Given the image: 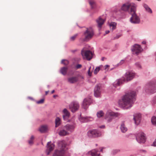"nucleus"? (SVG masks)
<instances>
[{
  "label": "nucleus",
  "mask_w": 156,
  "mask_h": 156,
  "mask_svg": "<svg viewBox=\"0 0 156 156\" xmlns=\"http://www.w3.org/2000/svg\"><path fill=\"white\" fill-rule=\"evenodd\" d=\"M136 93L132 91L126 94L119 101V104L121 107L124 109H128L131 108L133 105V101L135 100V97Z\"/></svg>",
  "instance_id": "f257e3e1"
},
{
  "label": "nucleus",
  "mask_w": 156,
  "mask_h": 156,
  "mask_svg": "<svg viewBox=\"0 0 156 156\" xmlns=\"http://www.w3.org/2000/svg\"><path fill=\"white\" fill-rule=\"evenodd\" d=\"M135 74L130 72H128L126 73L125 75L126 78H122L119 79L113 84L115 87L117 86H119L123 82L128 81L132 80L134 77Z\"/></svg>",
  "instance_id": "f03ea898"
},
{
  "label": "nucleus",
  "mask_w": 156,
  "mask_h": 156,
  "mask_svg": "<svg viewBox=\"0 0 156 156\" xmlns=\"http://www.w3.org/2000/svg\"><path fill=\"white\" fill-rule=\"evenodd\" d=\"M58 148L60 150L55 151L53 156H65L66 144L64 141H61L58 143Z\"/></svg>",
  "instance_id": "7ed1b4c3"
},
{
  "label": "nucleus",
  "mask_w": 156,
  "mask_h": 156,
  "mask_svg": "<svg viewBox=\"0 0 156 156\" xmlns=\"http://www.w3.org/2000/svg\"><path fill=\"white\" fill-rule=\"evenodd\" d=\"M131 10L130 12V14L132 15L130 19L131 22L133 23H139L140 21V19L136 13V9L134 10V8L133 7Z\"/></svg>",
  "instance_id": "20e7f679"
},
{
  "label": "nucleus",
  "mask_w": 156,
  "mask_h": 156,
  "mask_svg": "<svg viewBox=\"0 0 156 156\" xmlns=\"http://www.w3.org/2000/svg\"><path fill=\"white\" fill-rule=\"evenodd\" d=\"M81 54L84 58L88 60H90L93 57V53L90 50H86L83 48L81 51Z\"/></svg>",
  "instance_id": "39448f33"
},
{
  "label": "nucleus",
  "mask_w": 156,
  "mask_h": 156,
  "mask_svg": "<svg viewBox=\"0 0 156 156\" xmlns=\"http://www.w3.org/2000/svg\"><path fill=\"white\" fill-rule=\"evenodd\" d=\"M146 91L147 93H153L156 92V84L150 83L145 87Z\"/></svg>",
  "instance_id": "423d86ee"
},
{
  "label": "nucleus",
  "mask_w": 156,
  "mask_h": 156,
  "mask_svg": "<svg viewBox=\"0 0 156 156\" xmlns=\"http://www.w3.org/2000/svg\"><path fill=\"white\" fill-rule=\"evenodd\" d=\"M118 116V113H115L111 111H108L106 112L105 118L108 122L112 121L115 117H117Z\"/></svg>",
  "instance_id": "0eeeda50"
},
{
  "label": "nucleus",
  "mask_w": 156,
  "mask_h": 156,
  "mask_svg": "<svg viewBox=\"0 0 156 156\" xmlns=\"http://www.w3.org/2000/svg\"><path fill=\"white\" fill-rule=\"evenodd\" d=\"M94 35V32L91 28H87L84 33L85 41L89 40L92 38Z\"/></svg>",
  "instance_id": "6e6552de"
},
{
  "label": "nucleus",
  "mask_w": 156,
  "mask_h": 156,
  "mask_svg": "<svg viewBox=\"0 0 156 156\" xmlns=\"http://www.w3.org/2000/svg\"><path fill=\"white\" fill-rule=\"evenodd\" d=\"M134 8V10L136 9V7L133 4L130 3H126L124 4L121 7V9L124 11H128L130 14L132 7Z\"/></svg>",
  "instance_id": "1a4fd4ad"
},
{
  "label": "nucleus",
  "mask_w": 156,
  "mask_h": 156,
  "mask_svg": "<svg viewBox=\"0 0 156 156\" xmlns=\"http://www.w3.org/2000/svg\"><path fill=\"white\" fill-rule=\"evenodd\" d=\"M136 140L139 143H144L146 141V137L144 133L140 132L138 133L136 137Z\"/></svg>",
  "instance_id": "9d476101"
},
{
  "label": "nucleus",
  "mask_w": 156,
  "mask_h": 156,
  "mask_svg": "<svg viewBox=\"0 0 156 156\" xmlns=\"http://www.w3.org/2000/svg\"><path fill=\"white\" fill-rule=\"evenodd\" d=\"M69 107L70 110L72 112H74L78 109L79 105L77 102H73L69 105Z\"/></svg>",
  "instance_id": "9b49d317"
},
{
  "label": "nucleus",
  "mask_w": 156,
  "mask_h": 156,
  "mask_svg": "<svg viewBox=\"0 0 156 156\" xmlns=\"http://www.w3.org/2000/svg\"><path fill=\"white\" fill-rule=\"evenodd\" d=\"M87 134L90 137H95L100 136L101 134L96 130H92L88 131Z\"/></svg>",
  "instance_id": "f8f14e48"
},
{
  "label": "nucleus",
  "mask_w": 156,
  "mask_h": 156,
  "mask_svg": "<svg viewBox=\"0 0 156 156\" xmlns=\"http://www.w3.org/2000/svg\"><path fill=\"white\" fill-rule=\"evenodd\" d=\"M64 126L68 132H71L74 131L76 126V124L74 122L72 124H67Z\"/></svg>",
  "instance_id": "ddd939ff"
},
{
  "label": "nucleus",
  "mask_w": 156,
  "mask_h": 156,
  "mask_svg": "<svg viewBox=\"0 0 156 156\" xmlns=\"http://www.w3.org/2000/svg\"><path fill=\"white\" fill-rule=\"evenodd\" d=\"M141 48L138 44H135L133 47L132 50L133 54L138 55L141 51Z\"/></svg>",
  "instance_id": "4468645a"
},
{
  "label": "nucleus",
  "mask_w": 156,
  "mask_h": 156,
  "mask_svg": "<svg viewBox=\"0 0 156 156\" xmlns=\"http://www.w3.org/2000/svg\"><path fill=\"white\" fill-rule=\"evenodd\" d=\"M91 102V100L90 98H85L83 102L82 105L83 108L85 109H86L88 107Z\"/></svg>",
  "instance_id": "2eb2a0df"
},
{
  "label": "nucleus",
  "mask_w": 156,
  "mask_h": 156,
  "mask_svg": "<svg viewBox=\"0 0 156 156\" xmlns=\"http://www.w3.org/2000/svg\"><path fill=\"white\" fill-rule=\"evenodd\" d=\"M101 91V86L100 84L97 85L94 89V94L95 97H99L100 96Z\"/></svg>",
  "instance_id": "dca6fc26"
},
{
  "label": "nucleus",
  "mask_w": 156,
  "mask_h": 156,
  "mask_svg": "<svg viewBox=\"0 0 156 156\" xmlns=\"http://www.w3.org/2000/svg\"><path fill=\"white\" fill-rule=\"evenodd\" d=\"M133 119L135 121V123L136 125L139 124L141 119V115L139 113L135 114L134 115Z\"/></svg>",
  "instance_id": "f3484780"
},
{
  "label": "nucleus",
  "mask_w": 156,
  "mask_h": 156,
  "mask_svg": "<svg viewBox=\"0 0 156 156\" xmlns=\"http://www.w3.org/2000/svg\"><path fill=\"white\" fill-rule=\"evenodd\" d=\"M69 133L67 131L66 129L64 128V127H63L62 129L59 132V134L60 136H65L69 135Z\"/></svg>",
  "instance_id": "a211bd4d"
},
{
  "label": "nucleus",
  "mask_w": 156,
  "mask_h": 156,
  "mask_svg": "<svg viewBox=\"0 0 156 156\" xmlns=\"http://www.w3.org/2000/svg\"><path fill=\"white\" fill-rule=\"evenodd\" d=\"M47 149L49 151L47 152V155H48L50 152L53 150L54 147V145L53 144H51V142H48L47 144Z\"/></svg>",
  "instance_id": "6ab92c4d"
},
{
  "label": "nucleus",
  "mask_w": 156,
  "mask_h": 156,
  "mask_svg": "<svg viewBox=\"0 0 156 156\" xmlns=\"http://www.w3.org/2000/svg\"><path fill=\"white\" fill-rule=\"evenodd\" d=\"M105 20L102 19L101 17L98 18L96 20V22L98 24V26L99 27H101L102 25L104 24Z\"/></svg>",
  "instance_id": "aec40b11"
},
{
  "label": "nucleus",
  "mask_w": 156,
  "mask_h": 156,
  "mask_svg": "<svg viewBox=\"0 0 156 156\" xmlns=\"http://www.w3.org/2000/svg\"><path fill=\"white\" fill-rule=\"evenodd\" d=\"M68 81L70 83H73L76 82L78 80L77 77L74 76L69 77L68 79Z\"/></svg>",
  "instance_id": "412c9836"
},
{
  "label": "nucleus",
  "mask_w": 156,
  "mask_h": 156,
  "mask_svg": "<svg viewBox=\"0 0 156 156\" xmlns=\"http://www.w3.org/2000/svg\"><path fill=\"white\" fill-rule=\"evenodd\" d=\"M63 117L64 119L66 118H68L70 114L67 109L65 108L63 111Z\"/></svg>",
  "instance_id": "4be33fe9"
},
{
  "label": "nucleus",
  "mask_w": 156,
  "mask_h": 156,
  "mask_svg": "<svg viewBox=\"0 0 156 156\" xmlns=\"http://www.w3.org/2000/svg\"><path fill=\"white\" fill-rule=\"evenodd\" d=\"M98 150L97 149H94L88 152V154L92 156H97Z\"/></svg>",
  "instance_id": "5701e85b"
},
{
  "label": "nucleus",
  "mask_w": 156,
  "mask_h": 156,
  "mask_svg": "<svg viewBox=\"0 0 156 156\" xmlns=\"http://www.w3.org/2000/svg\"><path fill=\"white\" fill-rule=\"evenodd\" d=\"M120 129L121 131L123 133L126 132L127 130V128L126 126L124 123L123 122L122 123L121 125Z\"/></svg>",
  "instance_id": "b1692460"
},
{
  "label": "nucleus",
  "mask_w": 156,
  "mask_h": 156,
  "mask_svg": "<svg viewBox=\"0 0 156 156\" xmlns=\"http://www.w3.org/2000/svg\"><path fill=\"white\" fill-rule=\"evenodd\" d=\"M110 28L112 30H115L116 28V23L115 22H111L109 24Z\"/></svg>",
  "instance_id": "393cba45"
},
{
  "label": "nucleus",
  "mask_w": 156,
  "mask_h": 156,
  "mask_svg": "<svg viewBox=\"0 0 156 156\" xmlns=\"http://www.w3.org/2000/svg\"><path fill=\"white\" fill-rule=\"evenodd\" d=\"M68 68L66 67L62 68L60 69L61 73L63 75H65L66 74Z\"/></svg>",
  "instance_id": "a878e982"
},
{
  "label": "nucleus",
  "mask_w": 156,
  "mask_h": 156,
  "mask_svg": "<svg viewBox=\"0 0 156 156\" xmlns=\"http://www.w3.org/2000/svg\"><path fill=\"white\" fill-rule=\"evenodd\" d=\"M47 129V126L46 125H43L41 126L39 131L42 133L45 132Z\"/></svg>",
  "instance_id": "bb28decb"
},
{
  "label": "nucleus",
  "mask_w": 156,
  "mask_h": 156,
  "mask_svg": "<svg viewBox=\"0 0 156 156\" xmlns=\"http://www.w3.org/2000/svg\"><path fill=\"white\" fill-rule=\"evenodd\" d=\"M143 6L146 11L150 13H152V11L151 9L148 7V6L147 5L144 4Z\"/></svg>",
  "instance_id": "cd10ccee"
},
{
  "label": "nucleus",
  "mask_w": 156,
  "mask_h": 156,
  "mask_svg": "<svg viewBox=\"0 0 156 156\" xmlns=\"http://www.w3.org/2000/svg\"><path fill=\"white\" fill-rule=\"evenodd\" d=\"M61 123V121L60 119L58 117L56 118L55 120V127H57L58 126L60 125Z\"/></svg>",
  "instance_id": "c85d7f7f"
},
{
  "label": "nucleus",
  "mask_w": 156,
  "mask_h": 156,
  "mask_svg": "<svg viewBox=\"0 0 156 156\" xmlns=\"http://www.w3.org/2000/svg\"><path fill=\"white\" fill-rule=\"evenodd\" d=\"M34 136H32L30 138V140H28V144L29 145H31L33 144L34 143Z\"/></svg>",
  "instance_id": "c756f323"
},
{
  "label": "nucleus",
  "mask_w": 156,
  "mask_h": 156,
  "mask_svg": "<svg viewBox=\"0 0 156 156\" xmlns=\"http://www.w3.org/2000/svg\"><path fill=\"white\" fill-rule=\"evenodd\" d=\"M104 115L103 112L102 111L98 112L97 114V116L98 118H100L102 117Z\"/></svg>",
  "instance_id": "7c9ffc66"
},
{
  "label": "nucleus",
  "mask_w": 156,
  "mask_h": 156,
  "mask_svg": "<svg viewBox=\"0 0 156 156\" xmlns=\"http://www.w3.org/2000/svg\"><path fill=\"white\" fill-rule=\"evenodd\" d=\"M151 121L153 124L156 125V117L153 116L152 118Z\"/></svg>",
  "instance_id": "2f4dec72"
},
{
  "label": "nucleus",
  "mask_w": 156,
  "mask_h": 156,
  "mask_svg": "<svg viewBox=\"0 0 156 156\" xmlns=\"http://www.w3.org/2000/svg\"><path fill=\"white\" fill-rule=\"evenodd\" d=\"M80 121L82 122H87V118L82 117L80 116Z\"/></svg>",
  "instance_id": "473e14b6"
},
{
  "label": "nucleus",
  "mask_w": 156,
  "mask_h": 156,
  "mask_svg": "<svg viewBox=\"0 0 156 156\" xmlns=\"http://www.w3.org/2000/svg\"><path fill=\"white\" fill-rule=\"evenodd\" d=\"M89 3L91 8H94L95 4V2L93 0H90Z\"/></svg>",
  "instance_id": "72a5a7b5"
},
{
  "label": "nucleus",
  "mask_w": 156,
  "mask_h": 156,
  "mask_svg": "<svg viewBox=\"0 0 156 156\" xmlns=\"http://www.w3.org/2000/svg\"><path fill=\"white\" fill-rule=\"evenodd\" d=\"M77 36V34H76L74 35L73 36L71 37L70 38V39H69L70 41H74L76 39Z\"/></svg>",
  "instance_id": "f704fd0d"
},
{
  "label": "nucleus",
  "mask_w": 156,
  "mask_h": 156,
  "mask_svg": "<svg viewBox=\"0 0 156 156\" xmlns=\"http://www.w3.org/2000/svg\"><path fill=\"white\" fill-rule=\"evenodd\" d=\"M69 63V61L66 60H62V63L65 65H67Z\"/></svg>",
  "instance_id": "c9c22d12"
},
{
  "label": "nucleus",
  "mask_w": 156,
  "mask_h": 156,
  "mask_svg": "<svg viewBox=\"0 0 156 156\" xmlns=\"http://www.w3.org/2000/svg\"><path fill=\"white\" fill-rule=\"evenodd\" d=\"M100 69V68L99 67H97L94 70V74H96L98 73Z\"/></svg>",
  "instance_id": "e433bc0d"
},
{
  "label": "nucleus",
  "mask_w": 156,
  "mask_h": 156,
  "mask_svg": "<svg viewBox=\"0 0 156 156\" xmlns=\"http://www.w3.org/2000/svg\"><path fill=\"white\" fill-rule=\"evenodd\" d=\"M44 99H42L41 100H40L39 101H37V103L38 104H42L44 102Z\"/></svg>",
  "instance_id": "4c0bfd02"
},
{
  "label": "nucleus",
  "mask_w": 156,
  "mask_h": 156,
  "mask_svg": "<svg viewBox=\"0 0 156 156\" xmlns=\"http://www.w3.org/2000/svg\"><path fill=\"white\" fill-rule=\"evenodd\" d=\"M91 67H90L89 68V70L88 71V73L89 76H90L91 75L92 73V71H90V69H91Z\"/></svg>",
  "instance_id": "58836bf2"
},
{
  "label": "nucleus",
  "mask_w": 156,
  "mask_h": 156,
  "mask_svg": "<svg viewBox=\"0 0 156 156\" xmlns=\"http://www.w3.org/2000/svg\"><path fill=\"white\" fill-rule=\"evenodd\" d=\"M120 151V150L118 149L115 150L113 151V153L115 154L118 153Z\"/></svg>",
  "instance_id": "ea45409f"
},
{
  "label": "nucleus",
  "mask_w": 156,
  "mask_h": 156,
  "mask_svg": "<svg viewBox=\"0 0 156 156\" xmlns=\"http://www.w3.org/2000/svg\"><path fill=\"white\" fill-rule=\"evenodd\" d=\"M76 67L77 69H79L82 67V65L80 64H77L76 65Z\"/></svg>",
  "instance_id": "a19ab883"
},
{
  "label": "nucleus",
  "mask_w": 156,
  "mask_h": 156,
  "mask_svg": "<svg viewBox=\"0 0 156 156\" xmlns=\"http://www.w3.org/2000/svg\"><path fill=\"white\" fill-rule=\"evenodd\" d=\"M109 66L108 65H105L104 67L106 71H107L108 70V68H109Z\"/></svg>",
  "instance_id": "79ce46f5"
},
{
  "label": "nucleus",
  "mask_w": 156,
  "mask_h": 156,
  "mask_svg": "<svg viewBox=\"0 0 156 156\" xmlns=\"http://www.w3.org/2000/svg\"><path fill=\"white\" fill-rule=\"evenodd\" d=\"M136 66L139 68H141V66L139 63H136Z\"/></svg>",
  "instance_id": "37998d69"
},
{
  "label": "nucleus",
  "mask_w": 156,
  "mask_h": 156,
  "mask_svg": "<svg viewBox=\"0 0 156 156\" xmlns=\"http://www.w3.org/2000/svg\"><path fill=\"white\" fill-rule=\"evenodd\" d=\"M153 146L156 147V140H155L153 144Z\"/></svg>",
  "instance_id": "c03bdc74"
},
{
  "label": "nucleus",
  "mask_w": 156,
  "mask_h": 156,
  "mask_svg": "<svg viewBox=\"0 0 156 156\" xmlns=\"http://www.w3.org/2000/svg\"><path fill=\"white\" fill-rule=\"evenodd\" d=\"M105 126L104 125H102L101 126H99V128H105Z\"/></svg>",
  "instance_id": "a18cd8bd"
},
{
  "label": "nucleus",
  "mask_w": 156,
  "mask_h": 156,
  "mask_svg": "<svg viewBox=\"0 0 156 156\" xmlns=\"http://www.w3.org/2000/svg\"><path fill=\"white\" fill-rule=\"evenodd\" d=\"M120 37V35H117L116 36V37L115 38H119Z\"/></svg>",
  "instance_id": "49530a36"
},
{
  "label": "nucleus",
  "mask_w": 156,
  "mask_h": 156,
  "mask_svg": "<svg viewBox=\"0 0 156 156\" xmlns=\"http://www.w3.org/2000/svg\"><path fill=\"white\" fill-rule=\"evenodd\" d=\"M109 32V30H106L105 31V33L106 34H108Z\"/></svg>",
  "instance_id": "de8ad7c7"
},
{
  "label": "nucleus",
  "mask_w": 156,
  "mask_h": 156,
  "mask_svg": "<svg viewBox=\"0 0 156 156\" xmlns=\"http://www.w3.org/2000/svg\"><path fill=\"white\" fill-rule=\"evenodd\" d=\"M101 149L100 150V151L101 152H103V149L104 148L103 147H101Z\"/></svg>",
  "instance_id": "09e8293b"
},
{
  "label": "nucleus",
  "mask_w": 156,
  "mask_h": 156,
  "mask_svg": "<svg viewBox=\"0 0 156 156\" xmlns=\"http://www.w3.org/2000/svg\"><path fill=\"white\" fill-rule=\"evenodd\" d=\"M49 92V91H46L45 92V94H46V95H47V94H48V93Z\"/></svg>",
  "instance_id": "8fccbe9b"
},
{
  "label": "nucleus",
  "mask_w": 156,
  "mask_h": 156,
  "mask_svg": "<svg viewBox=\"0 0 156 156\" xmlns=\"http://www.w3.org/2000/svg\"><path fill=\"white\" fill-rule=\"evenodd\" d=\"M55 92V90H53L51 91V94H53Z\"/></svg>",
  "instance_id": "3c124183"
},
{
  "label": "nucleus",
  "mask_w": 156,
  "mask_h": 156,
  "mask_svg": "<svg viewBox=\"0 0 156 156\" xmlns=\"http://www.w3.org/2000/svg\"><path fill=\"white\" fill-rule=\"evenodd\" d=\"M145 43H146V42H145V41H143V42H142V44H145Z\"/></svg>",
  "instance_id": "603ef678"
},
{
  "label": "nucleus",
  "mask_w": 156,
  "mask_h": 156,
  "mask_svg": "<svg viewBox=\"0 0 156 156\" xmlns=\"http://www.w3.org/2000/svg\"><path fill=\"white\" fill-rule=\"evenodd\" d=\"M97 156H102L100 154H98Z\"/></svg>",
  "instance_id": "864d4df0"
},
{
  "label": "nucleus",
  "mask_w": 156,
  "mask_h": 156,
  "mask_svg": "<svg viewBox=\"0 0 156 156\" xmlns=\"http://www.w3.org/2000/svg\"><path fill=\"white\" fill-rule=\"evenodd\" d=\"M54 97H55V95H54L53 96Z\"/></svg>",
  "instance_id": "5fc2aeb1"
},
{
  "label": "nucleus",
  "mask_w": 156,
  "mask_h": 156,
  "mask_svg": "<svg viewBox=\"0 0 156 156\" xmlns=\"http://www.w3.org/2000/svg\"><path fill=\"white\" fill-rule=\"evenodd\" d=\"M96 146H97V144H96Z\"/></svg>",
  "instance_id": "6e6d98bb"
}]
</instances>
